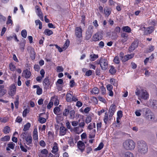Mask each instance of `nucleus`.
Wrapping results in <instances>:
<instances>
[{
    "label": "nucleus",
    "instance_id": "f257e3e1",
    "mask_svg": "<svg viewBox=\"0 0 157 157\" xmlns=\"http://www.w3.org/2000/svg\"><path fill=\"white\" fill-rule=\"evenodd\" d=\"M138 150L142 154H145L148 151V147L146 143L144 141L141 140L138 141Z\"/></svg>",
    "mask_w": 157,
    "mask_h": 157
},
{
    "label": "nucleus",
    "instance_id": "f03ea898",
    "mask_svg": "<svg viewBox=\"0 0 157 157\" xmlns=\"http://www.w3.org/2000/svg\"><path fill=\"white\" fill-rule=\"evenodd\" d=\"M136 95L139 96L141 98L144 100H147L149 98V95L147 91L144 89H136L135 92Z\"/></svg>",
    "mask_w": 157,
    "mask_h": 157
},
{
    "label": "nucleus",
    "instance_id": "7ed1b4c3",
    "mask_svg": "<svg viewBox=\"0 0 157 157\" xmlns=\"http://www.w3.org/2000/svg\"><path fill=\"white\" fill-rule=\"evenodd\" d=\"M123 146L126 150H132L135 148V144L133 140H128L124 142Z\"/></svg>",
    "mask_w": 157,
    "mask_h": 157
},
{
    "label": "nucleus",
    "instance_id": "20e7f679",
    "mask_svg": "<svg viewBox=\"0 0 157 157\" xmlns=\"http://www.w3.org/2000/svg\"><path fill=\"white\" fill-rule=\"evenodd\" d=\"M144 117L147 120L152 121L155 119V116L152 112L149 109L146 110Z\"/></svg>",
    "mask_w": 157,
    "mask_h": 157
},
{
    "label": "nucleus",
    "instance_id": "39448f33",
    "mask_svg": "<svg viewBox=\"0 0 157 157\" xmlns=\"http://www.w3.org/2000/svg\"><path fill=\"white\" fill-rule=\"evenodd\" d=\"M108 62L107 59L105 58H101L98 64L100 65L101 69L103 70H106L108 65Z\"/></svg>",
    "mask_w": 157,
    "mask_h": 157
},
{
    "label": "nucleus",
    "instance_id": "423d86ee",
    "mask_svg": "<svg viewBox=\"0 0 157 157\" xmlns=\"http://www.w3.org/2000/svg\"><path fill=\"white\" fill-rule=\"evenodd\" d=\"M140 30L144 31V34L147 35L151 34L154 31V28L152 26L146 28L142 25L140 27Z\"/></svg>",
    "mask_w": 157,
    "mask_h": 157
},
{
    "label": "nucleus",
    "instance_id": "0eeeda50",
    "mask_svg": "<svg viewBox=\"0 0 157 157\" xmlns=\"http://www.w3.org/2000/svg\"><path fill=\"white\" fill-rule=\"evenodd\" d=\"M93 29L94 27L92 25H90L88 27L86 33V38L87 40L91 37L94 32Z\"/></svg>",
    "mask_w": 157,
    "mask_h": 157
},
{
    "label": "nucleus",
    "instance_id": "6e6552de",
    "mask_svg": "<svg viewBox=\"0 0 157 157\" xmlns=\"http://www.w3.org/2000/svg\"><path fill=\"white\" fill-rule=\"evenodd\" d=\"M112 116L113 115L110 114L109 115L107 112L105 113L103 118V121L104 123L105 124H107L108 122H109V121L112 119Z\"/></svg>",
    "mask_w": 157,
    "mask_h": 157
},
{
    "label": "nucleus",
    "instance_id": "1a4fd4ad",
    "mask_svg": "<svg viewBox=\"0 0 157 157\" xmlns=\"http://www.w3.org/2000/svg\"><path fill=\"white\" fill-rule=\"evenodd\" d=\"M16 87L14 84L11 85L8 91L9 94L11 96H13L16 93Z\"/></svg>",
    "mask_w": 157,
    "mask_h": 157
},
{
    "label": "nucleus",
    "instance_id": "9d476101",
    "mask_svg": "<svg viewBox=\"0 0 157 157\" xmlns=\"http://www.w3.org/2000/svg\"><path fill=\"white\" fill-rule=\"evenodd\" d=\"M35 9L36 10V12L37 15L41 20H43V14L41 11V10L39 7L38 6H36L35 7Z\"/></svg>",
    "mask_w": 157,
    "mask_h": 157
},
{
    "label": "nucleus",
    "instance_id": "9b49d317",
    "mask_svg": "<svg viewBox=\"0 0 157 157\" xmlns=\"http://www.w3.org/2000/svg\"><path fill=\"white\" fill-rule=\"evenodd\" d=\"M102 36L99 32H97L94 34L92 37L94 41H96L102 39Z\"/></svg>",
    "mask_w": 157,
    "mask_h": 157
},
{
    "label": "nucleus",
    "instance_id": "f8f14e48",
    "mask_svg": "<svg viewBox=\"0 0 157 157\" xmlns=\"http://www.w3.org/2000/svg\"><path fill=\"white\" fill-rule=\"evenodd\" d=\"M75 35L76 37L80 38L82 37V29L81 27H76L75 29Z\"/></svg>",
    "mask_w": 157,
    "mask_h": 157
},
{
    "label": "nucleus",
    "instance_id": "ddd939ff",
    "mask_svg": "<svg viewBox=\"0 0 157 157\" xmlns=\"http://www.w3.org/2000/svg\"><path fill=\"white\" fill-rule=\"evenodd\" d=\"M78 148L81 152H83L85 148V144L82 141H79L77 144Z\"/></svg>",
    "mask_w": 157,
    "mask_h": 157
},
{
    "label": "nucleus",
    "instance_id": "4468645a",
    "mask_svg": "<svg viewBox=\"0 0 157 157\" xmlns=\"http://www.w3.org/2000/svg\"><path fill=\"white\" fill-rule=\"evenodd\" d=\"M128 35L125 33H123L121 34V38L120 40V41L122 43L124 44L128 40Z\"/></svg>",
    "mask_w": 157,
    "mask_h": 157
},
{
    "label": "nucleus",
    "instance_id": "2eb2a0df",
    "mask_svg": "<svg viewBox=\"0 0 157 157\" xmlns=\"http://www.w3.org/2000/svg\"><path fill=\"white\" fill-rule=\"evenodd\" d=\"M6 90L5 88L4 85H0V97H2L6 93Z\"/></svg>",
    "mask_w": 157,
    "mask_h": 157
},
{
    "label": "nucleus",
    "instance_id": "dca6fc26",
    "mask_svg": "<svg viewBox=\"0 0 157 157\" xmlns=\"http://www.w3.org/2000/svg\"><path fill=\"white\" fill-rule=\"evenodd\" d=\"M138 43L137 41H134L129 47L128 50L129 52H131L133 51L138 46Z\"/></svg>",
    "mask_w": 157,
    "mask_h": 157
},
{
    "label": "nucleus",
    "instance_id": "f3484780",
    "mask_svg": "<svg viewBox=\"0 0 157 157\" xmlns=\"http://www.w3.org/2000/svg\"><path fill=\"white\" fill-rule=\"evenodd\" d=\"M50 84V83L49 81V80L46 78H45L43 82V85L44 86V89H48Z\"/></svg>",
    "mask_w": 157,
    "mask_h": 157
},
{
    "label": "nucleus",
    "instance_id": "a211bd4d",
    "mask_svg": "<svg viewBox=\"0 0 157 157\" xmlns=\"http://www.w3.org/2000/svg\"><path fill=\"white\" fill-rule=\"evenodd\" d=\"M67 129L63 126H62L59 128V135L60 136H63L64 135Z\"/></svg>",
    "mask_w": 157,
    "mask_h": 157
},
{
    "label": "nucleus",
    "instance_id": "6ab92c4d",
    "mask_svg": "<svg viewBox=\"0 0 157 157\" xmlns=\"http://www.w3.org/2000/svg\"><path fill=\"white\" fill-rule=\"evenodd\" d=\"M115 111L116 106L114 104H112L110 106L109 109V114L113 116Z\"/></svg>",
    "mask_w": 157,
    "mask_h": 157
},
{
    "label": "nucleus",
    "instance_id": "aec40b11",
    "mask_svg": "<svg viewBox=\"0 0 157 157\" xmlns=\"http://www.w3.org/2000/svg\"><path fill=\"white\" fill-rule=\"evenodd\" d=\"M104 12L105 16L108 17L111 14V10L108 7H105L104 9Z\"/></svg>",
    "mask_w": 157,
    "mask_h": 157
},
{
    "label": "nucleus",
    "instance_id": "412c9836",
    "mask_svg": "<svg viewBox=\"0 0 157 157\" xmlns=\"http://www.w3.org/2000/svg\"><path fill=\"white\" fill-rule=\"evenodd\" d=\"M31 75L30 72L27 70H24L22 73L23 76L26 78H29L31 76Z\"/></svg>",
    "mask_w": 157,
    "mask_h": 157
},
{
    "label": "nucleus",
    "instance_id": "4be33fe9",
    "mask_svg": "<svg viewBox=\"0 0 157 157\" xmlns=\"http://www.w3.org/2000/svg\"><path fill=\"white\" fill-rule=\"evenodd\" d=\"M33 88H37L36 94L37 95H40L42 94V89L39 86L37 85H34L33 86Z\"/></svg>",
    "mask_w": 157,
    "mask_h": 157
},
{
    "label": "nucleus",
    "instance_id": "5701e85b",
    "mask_svg": "<svg viewBox=\"0 0 157 157\" xmlns=\"http://www.w3.org/2000/svg\"><path fill=\"white\" fill-rule=\"evenodd\" d=\"M7 146L8 147H6V150L7 151H10V149H14L15 144L13 142H10L8 144Z\"/></svg>",
    "mask_w": 157,
    "mask_h": 157
},
{
    "label": "nucleus",
    "instance_id": "b1692460",
    "mask_svg": "<svg viewBox=\"0 0 157 157\" xmlns=\"http://www.w3.org/2000/svg\"><path fill=\"white\" fill-rule=\"evenodd\" d=\"M53 145L54 146L52 148V152L53 153L55 154L58 151V144L56 142H54Z\"/></svg>",
    "mask_w": 157,
    "mask_h": 157
},
{
    "label": "nucleus",
    "instance_id": "393cba45",
    "mask_svg": "<svg viewBox=\"0 0 157 157\" xmlns=\"http://www.w3.org/2000/svg\"><path fill=\"white\" fill-rule=\"evenodd\" d=\"M48 153V151L46 149H44L40 151V153L38 154L39 157H44L43 155H46Z\"/></svg>",
    "mask_w": 157,
    "mask_h": 157
},
{
    "label": "nucleus",
    "instance_id": "a878e982",
    "mask_svg": "<svg viewBox=\"0 0 157 157\" xmlns=\"http://www.w3.org/2000/svg\"><path fill=\"white\" fill-rule=\"evenodd\" d=\"M89 137L90 138H94L95 136L96 130L95 129H93L90 130Z\"/></svg>",
    "mask_w": 157,
    "mask_h": 157
},
{
    "label": "nucleus",
    "instance_id": "bb28decb",
    "mask_svg": "<svg viewBox=\"0 0 157 157\" xmlns=\"http://www.w3.org/2000/svg\"><path fill=\"white\" fill-rule=\"evenodd\" d=\"M98 57V55H96L94 54H91L90 56V60L91 61H94Z\"/></svg>",
    "mask_w": 157,
    "mask_h": 157
},
{
    "label": "nucleus",
    "instance_id": "cd10ccee",
    "mask_svg": "<svg viewBox=\"0 0 157 157\" xmlns=\"http://www.w3.org/2000/svg\"><path fill=\"white\" fill-rule=\"evenodd\" d=\"M26 141L27 144H31L32 141V139L31 136L30 135H29L25 139Z\"/></svg>",
    "mask_w": 157,
    "mask_h": 157
},
{
    "label": "nucleus",
    "instance_id": "c85d7f7f",
    "mask_svg": "<svg viewBox=\"0 0 157 157\" xmlns=\"http://www.w3.org/2000/svg\"><path fill=\"white\" fill-rule=\"evenodd\" d=\"M72 94L69 93H68L66 95V100L68 102H70L72 101Z\"/></svg>",
    "mask_w": 157,
    "mask_h": 157
},
{
    "label": "nucleus",
    "instance_id": "c756f323",
    "mask_svg": "<svg viewBox=\"0 0 157 157\" xmlns=\"http://www.w3.org/2000/svg\"><path fill=\"white\" fill-rule=\"evenodd\" d=\"M10 128L9 127L7 126L4 128L3 132L5 134H7L9 133L10 131Z\"/></svg>",
    "mask_w": 157,
    "mask_h": 157
},
{
    "label": "nucleus",
    "instance_id": "7c9ffc66",
    "mask_svg": "<svg viewBox=\"0 0 157 157\" xmlns=\"http://www.w3.org/2000/svg\"><path fill=\"white\" fill-rule=\"evenodd\" d=\"M10 139V136H9L7 135L1 138L0 140L1 141L5 142L9 141Z\"/></svg>",
    "mask_w": 157,
    "mask_h": 157
},
{
    "label": "nucleus",
    "instance_id": "2f4dec72",
    "mask_svg": "<svg viewBox=\"0 0 157 157\" xmlns=\"http://www.w3.org/2000/svg\"><path fill=\"white\" fill-rule=\"evenodd\" d=\"M75 112L74 110H72L69 112V118L71 119H74L75 118Z\"/></svg>",
    "mask_w": 157,
    "mask_h": 157
},
{
    "label": "nucleus",
    "instance_id": "473e14b6",
    "mask_svg": "<svg viewBox=\"0 0 157 157\" xmlns=\"http://www.w3.org/2000/svg\"><path fill=\"white\" fill-rule=\"evenodd\" d=\"M122 30L123 31L126 32L128 33H130L131 31V28L128 26H125L122 28Z\"/></svg>",
    "mask_w": 157,
    "mask_h": 157
},
{
    "label": "nucleus",
    "instance_id": "72a5a7b5",
    "mask_svg": "<svg viewBox=\"0 0 157 157\" xmlns=\"http://www.w3.org/2000/svg\"><path fill=\"white\" fill-rule=\"evenodd\" d=\"M96 125L95 123H91L88 126L87 129L89 130H93L94 128H95Z\"/></svg>",
    "mask_w": 157,
    "mask_h": 157
},
{
    "label": "nucleus",
    "instance_id": "f704fd0d",
    "mask_svg": "<svg viewBox=\"0 0 157 157\" xmlns=\"http://www.w3.org/2000/svg\"><path fill=\"white\" fill-rule=\"evenodd\" d=\"M124 155V157H134L133 154L129 151L125 152Z\"/></svg>",
    "mask_w": 157,
    "mask_h": 157
},
{
    "label": "nucleus",
    "instance_id": "c9c22d12",
    "mask_svg": "<svg viewBox=\"0 0 157 157\" xmlns=\"http://www.w3.org/2000/svg\"><path fill=\"white\" fill-rule=\"evenodd\" d=\"M70 44V41L68 40H67L66 41L63 47V49L64 50H65L68 47Z\"/></svg>",
    "mask_w": 157,
    "mask_h": 157
},
{
    "label": "nucleus",
    "instance_id": "e433bc0d",
    "mask_svg": "<svg viewBox=\"0 0 157 157\" xmlns=\"http://www.w3.org/2000/svg\"><path fill=\"white\" fill-rule=\"evenodd\" d=\"M31 124L29 123H27L24 126V128L23 130L24 131H26L29 130Z\"/></svg>",
    "mask_w": 157,
    "mask_h": 157
},
{
    "label": "nucleus",
    "instance_id": "4c0bfd02",
    "mask_svg": "<svg viewBox=\"0 0 157 157\" xmlns=\"http://www.w3.org/2000/svg\"><path fill=\"white\" fill-rule=\"evenodd\" d=\"M44 34L47 36H50L53 33L52 31L48 29H46L44 31Z\"/></svg>",
    "mask_w": 157,
    "mask_h": 157
},
{
    "label": "nucleus",
    "instance_id": "58836bf2",
    "mask_svg": "<svg viewBox=\"0 0 157 157\" xmlns=\"http://www.w3.org/2000/svg\"><path fill=\"white\" fill-rule=\"evenodd\" d=\"M25 44V40H23V42L20 44V49L22 51H23L24 49Z\"/></svg>",
    "mask_w": 157,
    "mask_h": 157
},
{
    "label": "nucleus",
    "instance_id": "ea45409f",
    "mask_svg": "<svg viewBox=\"0 0 157 157\" xmlns=\"http://www.w3.org/2000/svg\"><path fill=\"white\" fill-rule=\"evenodd\" d=\"M35 23L36 25H39V28L41 29L42 28V23L39 20H36L35 21Z\"/></svg>",
    "mask_w": 157,
    "mask_h": 157
},
{
    "label": "nucleus",
    "instance_id": "a19ab883",
    "mask_svg": "<svg viewBox=\"0 0 157 157\" xmlns=\"http://www.w3.org/2000/svg\"><path fill=\"white\" fill-rule=\"evenodd\" d=\"M60 111V109L59 107H56L53 109L54 113L56 115H58Z\"/></svg>",
    "mask_w": 157,
    "mask_h": 157
},
{
    "label": "nucleus",
    "instance_id": "79ce46f5",
    "mask_svg": "<svg viewBox=\"0 0 157 157\" xmlns=\"http://www.w3.org/2000/svg\"><path fill=\"white\" fill-rule=\"evenodd\" d=\"M109 72L112 75H113L116 73V70L113 66H111L109 70Z\"/></svg>",
    "mask_w": 157,
    "mask_h": 157
},
{
    "label": "nucleus",
    "instance_id": "37998d69",
    "mask_svg": "<svg viewBox=\"0 0 157 157\" xmlns=\"http://www.w3.org/2000/svg\"><path fill=\"white\" fill-rule=\"evenodd\" d=\"M10 70L12 71H14L16 69V67L13 63H10L9 64Z\"/></svg>",
    "mask_w": 157,
    "mask_h": 157
},
{
    "label": "nucleus",
    "instance_id": "c03bdc74",
    "mask_svg": "<svg viewBox=\"0 0 157 157\" xmlns=\"http://www.w3.org/2000/svg\"><path fill=\"white\" fill-rule=\"evenodd\" d=\"M21 34L22 37L26 38L27 37V32L26 30L24 29L21 31Z\"/></svg>",
    "mask_w": 157,
    "mask_h": 157
},
{
    "label": "nucleus",
    "instance_id": "a18cd8bd",
    "mask_svg": "<svg viewBox=\"0 0 157 157\" xmlns=\"http://www.w3.org/2000/svg\"><path fill=\"white\" fill-rule=\"evenodd\" d=\"M103 146H104L102 142H101L99 144L98 147L97 148L95 149V151L100 150L103 148Z\"/></svg>",
    "mask_w": 157,
    "mask_h": 157
},
{
    "label": "nucleus",
    "instance_id": "49530a36",
    "mask_svg": "<svg viewBox=\"0 0 157 157\" xmlns=\"http://www.w3.org/2000/svg\"><path fill=\"white\" fill-rule=\"evenodd\" d=\"M99 90L97 87L93 88L92 91V92L95 94H98Z\"/></svg>",
    "mask_w": 157,
    "mask_h": 157
},
{
    "label": "nucleus",
    "instance_id": "de8ad7c7",
    "mask_svg": "<svg viewBox=\"0 0 157 157\" xmlns=\"http://www.w3.org/2000/svg\"><path fill=\"white\" fill-rule=\"evenodd\" d=\"M69 110L68 109H65L63 112V115L64 116H67L69 113Z\"/></svg>",
    "mask_w": 157,
    "mask_h": 157
},
{
    "label": "nucleus",
    "instance_id": "09e8293b",
    "mask_svg": "<svg viewBox=\"0 0 157 157\" xmlns=\"http://www.w3.org/2000/svg\"><path fill=\"white\" fill-rule=\"evenodd\" d=\"M134 56V54H132L129 55H127L125 56V57L127 58V59L125 60H128V59H129L132 58H133Z\"/></svg>",
    "mask_w": 157,
    "mask_h": 157
},
{
    "label": "nucleus",
    "instance_id": "8fccbe9b",
    "mask_svg": "<svg viewBox=\"0 0 157 157\" xmlns=\"http://www.w3.org/2000/svg\"><path fill=\"white\" fill-rule=\"evenodd\" d=\"M29 112V109H25L23 112V116L24 117H25L26 116L27 114Z\"/></svg>",
    "mask_w": 157,
    "mask_h": 157
},
{
    "label": "nucleus",
    "instance_id": "3c124183",
    "mask_svg": "<svg viewBox=\"0 0 157 157\" xmlns=\"http://www.w3.org/2000/svg\"><path fill=\"white\" fill-rule=\"evenodd\" d=\"M110 82L111 84H113L114 86H117V83L115 81V79L113 78H111L110 80Z\"/></svg>",
    "mask_w": 157,
    "mask_h": 157
},
{
    "label": "nucleus",
    "instance_id": "603ef678",
    "mask_svg": "<svg viewBox=\"0 0 157 157\" xmlns=\"http://www.w3.org/2000/svg\"><path fill=\"white\" fill-rule=\"evenodd\" d=\"M91 117L90 116H88L86 118L85 122L86 123L88 124L91 121Z\"/></svg>",
    "mask_w": 157,
    "mask_h": 157
},
{
    "label": "nucleus",
    "instance_id": "864d4df0",
    "mask_svg": "<svg viewBox=\"0 0 157 157\" xmlns=\"http://www.w3.org/2000/svg\"><path fill=\"white\" fill-rule=\"evenodd\" d=\"M38 120L42 124L45 123L46 121L45 118L41 117L39 118Z\"/></svg>",
    "mask_w": 157,
    "mask_h": 157
},
{
    "label": "nucleus",
    "instance_id": "5fc2aeb1",
    "mask_svg": "<svg viewBox=\"0 0 157 157\" xmlns=\"http://www.w3.org/2000/svg\"><path fill=\"white\" fill-rule=\"evenodd\" d=\"M6 18L0 13V21L1 22H4L6 21Z\"/></svg>",
    "mask_w": 157,
    "mask_h": 157
},
{
    "label": "nucleus",
    "instance_id": "6e6d98bb",
    "mask_svg": "<svg viewBox=\"0 0 157 157\" xmlns=\"http://www.w3.org/2000/svg\"><path fill=\"white\" fill-rule=\"evenodd\" d=\"M28 136L27 132H23L21 135V137L23 139H25Z\"/></svg>",
    "mask_w": 157,
    "mask_h": 157
},
{
    "label": "nucleus",
    "instance_id": "4d7b16f0",
    "mask_svg": "<svg viewBox=\"0 0 157 157\" xmlns=\"http://www.w3.org/2000/svg\"><path fill=\"white\" fill-rule=\"evenodd\" d=\"M154 49V47L153 46L150 45L148 48V50H147V52H150L153 51Z\"/></svg>",
    "mask_w": 157,
    "mask_h": 157
},
{
    "label": "nucleus",
    "instance_id": "13d9d810",
    "mask_svg": "<svg viewBox=\"0 0 157 157\" xmlns=\"http://www.w3.org/2000/svg\"><path fill=\"white\" fill-rule=\"evenodd\" d=\"M157 23V21L155 19L151 20L150 22L151 25L155 26L156 25Z\"/></svg>",
    "mask_w": 157,
    "mask_h": 157
},
{
    "label": "nucleus",
    "instance_id": "bf43d9fd",
    "mask_svg": "<svg viewBox=\"0 0 157 157\" xmlns=\"http://www.w3.org/2000/svg\"><path fill=\"white\" fill-rule=\"evenodd\" d=\"M57 71L58 72H62L63 71V68L61 66H58L56 67Z\"/></svg>",
    "mask_w": 157,
    "mask_h": 157
},
{
    "label": "nucleus",
    "instance_id": "052dcab7",
    "mask_svg": "<svg viewBox=\"0 0 157 157\" xmlns=\"http://www.w3.org/2000/svg\"><path fill=\"white\" fill-rule=\"evenodd\" d=\"M113 61L116 64H118L120 62V60L118 56H116L113 59Z\"/></svg>",
    "mask_w": 157,
    "mask_h": 157
},
{
    "label": "nucleus",
    "instance_id": "680f3d73",
    "mask_svg": "<svg viewBox=\"0 0 157 157\" xmlns=\"http://www.w3.org/2000/svg\"><path fill=\"white\" fill-rule=\"evenodd\" d=\"M117 117L121 118L122 116V113L121 111H119L117 112Z\"/></svg>",
    "mask_w": 157,
    "mask_h": 157
},
{
    "label": "nucleus",
    "instance_id": "e2e57ef3",
    "mask_svg": "<svg viewBox=\"0 0 157 157\" xmlns=\"http://www.w3.org/2000/svg\"><path fill=\"white\" fill-rule=\"evenodd\" d=\"M11 17L10 16H9L8 17L7 21L6 22V24H12V21L11 19Z\"/></svg>",
    "mask_w": 157,
    "mask_h": 157
},
{
    "label": "nucleus",
    "instance_id": "0e129e2a",
    "mask_svg": "<svg viewBox=\"0 0 157 157\" xmlns=\"http://www.w3.org/2000/svg\"><path fill=\"white\" fill-rule=\"evenodd\" d=\"M101 94H104L105 93L106 89L103 86H101Z\"/></svg>",
    "mask_w": 157,
    "mask_h": 157
},
{
    "label": "nucleus",
    "instance_id": "69168bd1",
    "mask_svg": "<svg viewBox=\"0 0 157 157\" xmlns=\"http://www.w3.org/2000/svg\"><path fill=\"white\" fill-rule=\"evenodd\" d=\"M102 124L101 123L98 122L97 124V129L98 130H99L101 129V127Z\"/></svg>",
    "mask_w": 157,
    "mask_h": 157
},
{
    "label": "nucleus",
    "instance_id": "338daca9",
    "mask_svg": "<svg viewBox=\"0 0 157 157\" xmlns=\"http://www.w3.org/2000/svg\"><path fill=\"white\" fill-rule=\"evenodd\" d=\"M141 110L140 109L136 110V111L135 112V114L136 116L137 117L140 116L141 115Z\"/></svg>",
    "mask_w": 157,
    "mask_h": 157
},
{
    "label": "nucleus",
    "instance_id": "774afa93",
    "mask_svg": "<svg viewBox=\"0 0 157 157\" xmlns=\"http://www.w3.org/2000/svg\"><path fill=\"white\" fill-rule=\"evenodd\" d=\"M63 83V80L62 79H59L58 80L56 83L57 84L61 85Z\"/></svg>",
    "mask_w": 157,
    "mask_h": 157
}]
</instances>
